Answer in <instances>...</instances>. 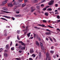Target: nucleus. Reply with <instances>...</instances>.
Wrapping results in <instances>:
<instances>
[{
	"label": "nucleus",
	"instance_id": "bb28decb",
	"mask_svg": "<svg viewBox=\"0 0 60 60\" xmlns=\"http://www.w3.org/2000/svg\"><path fill=\"white\" fill-rule=\"evenodd\" d=\"M0 19H2L3 20H5L6 21H8L7 20H6V19H4V18H1Z\"/></svg>",
	"mask_w": 60,
	"mask_h": 60
},
{
	"label": "nucleus",
	"instance_id": "a18cd8bd",
	"mask_svg": "<svg viewBox=\"0 0 60 60\" xmlns=\"http://www.w3.org/2000/svg\"><path fill=\"white\" fill-rule=\"evenodd\" d=\"M43 21L44 23H45L46 22V20H43Z\"/></svg>",
	"mask_w": 60,
	"mask_h": 60
},
{
	"label": "nucleus",
	"instance_id": "72a5a7b5",
	"mask_svg": "<svg viewBox=\"0 0 60 60\" xmlns=\"http://www.w3.org/2000/svg\"><path fill=\"white\" fill-rule=\"evenodd\" d=\"M38 2L37 1V0H35L34 1V3H37Z\"/></svg>",
	"mask_w": 60,
	"mask_h": 60
},
{
	"label": "nucleus",
	"instance_id": "8fccbe9b",
	"mask_svg": "<svg viewBox=\"0 0 60 60\" xmlns=\"http://www.w3.org/2000/svg\"><path fill=\"white\" fill-rule=\"evenodd\" d=\"M22 0H19V2H22Z\"/></svg>",
	"mask_w": 60,
	"mask_h": 60
},
{
	"label": "nucleus",
	"instance_id": "6e6552de",
	"mask_svg": "<svg viewBox=\"0 0 60 60\" xmlns=\"http://www.w3.org/2000/svg\"><path fill=\"white\" fill-rule=\"evenodd\" d=\"M28 26H27L26 27V28L25 30H26V32H24L25 34H26L27 32V30L28 29Z\"/></svg>",
	"mask_w": 60,
	"mask_h": 60
},
{
	"label": "nucleus",
	"instance_id": "7ed1b4c3",
	"mask_svg": "<svg viewBox=\"0 0 60 60\" xmlns=\"http://www.w3.org/2000/svg\"><path fill=\"white\" fill-rule=\"evenodd\" d=\"M34 52V51L33 49H30V53L31 54H33Z\"/></svg>",
	"mask_w": 60,
	"mask_h": 60
},
{
	"label": "nucleus",
	"instance_id": "4d7b16f0",
	"mask_svg": "<svg viewBox=\"0 0 60 60\" xmlns=\"http://www.w3.org/2000/svg\"><path fill=\"white\" fill-rule=\"evenodd\" d=\"M50 39L51 41L52 42L53 41H52V39L51 38H50Z\"/></svg>",
	"mask_w": 60,
	"mask_h": 60
},
{
	"label": "nucleus",
	"instance_id": "b1692460",
	"mask_svg": "<svg viewBox=\"0 0 60 60\" xmlns=\"http://www.w3.org/2000/svg\"><path fill=\"white\" fill-rule=\"evenodd\" d=\"M48 13L47 12H45V15L46 16H48L49 14L48 13Z\"/></svg>",
	"mask_w": 60,
	"mask_h": 60
},
{
	"label": "nucleus",
	"instance_id": "f257e3e1",
	"mask_svg": "<svg viewBox=\"0 0 60 60\" xmlns=\"http://www.w3.org/2000/svg\"><path fill=\"white\" fill-rule=\"evenodd\" d=\"M46 55L47 57L46 60H51V57H49V54L48 52H47L46 53Z\"/></svg>",
	"mask_w": 60,
	"mask_h": 60
},
{
	"label": "nucleus",
	"instance_id": "603ef678",
	"mask_svg": "<svg viewBox=\"0 0 60 60\" xmlns=\"http://www.w3.org/2000/svg\"><path fill=\"white\" fill-rule=\"evenodd\" d=\"M29 60H33V59L31 58H29Z\"/></svg>",
	"mask_w": 60,
	"mask_h": 60
},
{
	"label": "nucleus",
	"instance_id": "58836bf2",
	"mask_svg": "<svg viewBox=\"0 0 60 60\" xmlns=\"http://www.w3.org/2000/svg\"><path fill=\"white\" fill-rule=\"evenodd\" d=\"M45 1H46L45 0H43L41 2V3H44V2Z\"/></svg>",
	"mask_w": 60,
	"mask_h": 60
},
{
	"label": "nucleus",
	"instance_id": "de8ad7c7",
	"mask_svg": "<svg viewBox=\"0 0 60 60\" xmlns=\"http://www.w3.org/2000/svg\"><path fill=\"white\" fill-rule=\"evenodd\" d=\"M5 34H4V36H6L7 35V34L6 33H5Z\"/></svg>",
	"mask_w": 60,
	"mask_h": 60
},
{
	"label": "nucleus",
	"instance_id": "052dcab7",
	"mask_svg": "<svg viewBox=\"0 0 60 60\" xmlns=\"http://www.w3.org/2000/svg\"><path fill=\"white\" fill-rule=\"evenodd\" d=\"M15 17H18V15H15Z\"/></svg>",
	"mask_w": 60,
	"mask_h": 60
},
{
	"label": "nucleus",
	"instance_id": "20e7f679",
	"mask_svg": "<svg viewBox=\"0 0 60 60\" xmlns=\"http://www.w3.org/2000/svg\"><path fill=\"white\" fill-rule=\"evenodd\" d=\"M33 34L34 35V38H36V37L37 38L38 37V35L37 34H36L35 33H33Z\"/></svg>",
	"mask_w": 60,
	"mask_h": 60
},
{
	"label": "nucleus",
	"instance_id": "0e129e2a",
	"mask_svg": "<svg viewBox=\"0 0 60 60\" xmlns=\"http://www.w3.org/2000/svg\"><path fill=\"white\" fill-rule=\"evenodd\" d=\"M21 16V15H18V17H20Z\"/></svg>",
	"mask_w": 60,
	"mask_h": 60
},
{
	"label": "nucleus",
	"instance_id": "aec40b11",
	"mask_svg": "<svg viewBox=\"0 0 60 60\" xmlns=\"http://www.w3.org/2000/svg\"><path fill=\"white\" fill-rule=\"evenodd\" d=\"M13 4L15 6H16L17 5V4L16 2H15V1L13 3Z\"/></svg>",
	"mask_w": 60,
	"mask_h": 60
},
{
	"label": "nucleus",
	"instance_id": "864d4df0",
	"mask_svg": "<svg viewBox=\"0 0 60 60\" xmlns=\"http://www.w3.org/2000/svg\"><path fill=\"white\" fill-rule=\"evenodd\" d=\"M6 30H5L4 31V33H6Z\"/></svg>",
	"mask_w": 60,
	"mask_h": 60
},
{
	"label": "nucleus",
	"instance_id": "5fc2aeb1",
	"mask_svg": "<svg viewBox=\"0 0 60 60\" xmlns=\"http://www.w3.org/2000/svg\"><path fill=\"white\" fill-rule=\"evenodd\" d=\"M19 52L21 53L22 52V51L20 50H19Z\"/></svg>",
	"mask_w": 60,
	"mask_h": 60
},
{
	"label": "nucleus",
	"instance_id": "13d9d810",
	"mask_svg": "<svg viewBox=\"0 0 60 60\" xmlns=\"http://www.w3.org/2000/svg\"><path fill=\"white\" fill-rule=\"evenodd\" d=\"M12 42L11 41V44H10V46H11L12 45Z\"/></svg>",
	"mask_w": 60,
	"mask_h": 60
},
{
	"label": "nucleus",
	"instance_id": "79ce46f5",
	"mask_svg": "<svg viewBox=\"0 0 60 60\" xmlns=\"http://www.w3.org/2000/svg\"><path fill=\"white\" fill-rule=\"evenodd\" d=\"M57 18L58 19H60V16L59 15H58L57 16Z\"/></svg>",
	"mask_w": 60,
	"mask_h": 60
},
{
	"label": "nucleus",
	"instance_id": "2f4dec72",
	"mask_svg": "<svg viewBox=\"0 0 60 60\" xmlns=\"http://www.w3.org/2000/svg\"><path fill=\"white\" fill-rule=\"evenodd\" d=\"M54 52V51H50V53L52 54H53Z\"/></svg>",
	"mask_w": 60,
	"mask_h": 60
},
{
	"label": "nucleus",
	"instance_id": "49530a36",
	"mask_svg": "<svg viewBox=\"0 0 60 60\" xmlns=\"http://www.w3.org/2000/svg\"><path fill=\"white\" fill-rule=\"evenodd\" d=\"M43 52H44V53H46L45 50V49H44V50Z\"/></svg>",
	"mask_w": 60,
	"mask_h": 60
},
{
	"label": "nucleus",
	"instance_id": "c03bdc74",
	"mask_svg": "<svg viewBox=\"0 0 60 60\" xmlns=\"http://www.w3.org/2000/svg\"><path fill=\"white\" fill-rule=\"evenodd\" d=\"M46 8H49V6H46L45 7Z\"/></svg>",
	"mask_w": 60,
	"mask_h": 60
},
{
	"label": "nucleus",
	"instance_id": "4468645a",
	"mask_svg": "<svg viewBox=\"0 0 60 60\" xmlns=\"http://www.w3.org/2000/svg\"><path fill=\"white\" fill-rule=\"evenodd\" d=\"M8 0H6L5 1L3 2V4H6Z\"/></svg>",
	"mask_w": 60,
	"mask_h": 60
},
{
	"label": "nucleus",
	"instance_id": "1a4fd4ad",
	"mask_svg": "<svg viewBox=\"0 0 60 60\" xmlns=\"http://www.w3.org/2000/svg\"><path fill=\"white\" fill-rule=\"evenodd\" d=\"M3 10L4 11H7L8 10L7 8L5 7H3L2 8Z\"/></svg>",
	"mask_w": 60,
	"mask_h": 60
},
{
	"label": "nucleus",
	"instance_id": "c9c22d12",
	"mask_svg": "<svg viewBox=\"0 0 60 60\" xmlns=\"http://www.w3.org/2000/svg\"><path fill=\"white\" fill-rule=\"evenodd\" d=\"M35 9H36L35 8L33 9H32L31 11V12H33Z\"/></svg>",
	"mask_w": 60,
	"mask_h": 60
},
{
	"label": "nucleus",
	"instance_id": "774afa93",
	"mask_svg": "<svg viewBox=\"0 0 60 60\" xmlns=\"http://www.w3.org/2000/svg\"><path fill=\"white\" fill-rule=\"evenodd\" d=\"M37 29L38 30H40L41 29L40 28L38 27H37Z\"/></svg>",
	"mask_w": 60,
	"mask_h": 60
},
{
	"label": "nucleus",
	"instance_id": "9b49d317",
	"mask_svg": "<svg viewBox=\"0 0 60 60\" xmlns=\"http://www.w3.org/2000/svg\"><path fill=\"white\" fill-rule=\"evenodd\" d=\"M36 44L38 47H39V46H40V45H39V43L37 41H36Z\"/></svg>",
	"mask_w": 60,
	"mask_h": 60
},
{
	"label": "nucleus",
	"instance_id": "ddd939ff",
	"mask_svg": "<svg viewBox=\"0 0 60 60\" xmlns=\"http://www.w3.org/2000/svg\"><path fill=\"white\" fill-rule=\"evenodd\" d=\"M52 10V9L51 8H48L47 10V11H51Z\"/></svg>",
	"mask_w": 60,
	"mask_h": 60
},
{
	"label": "nucleus",
	"instance_id": "c756f323",
	"mask_svg": "<svg viewBox=\"0 0 60 60\" xmlns=\"http://www.w3.org/2000/svg\"><path fill=\"white\" fill-rule=\"evenodd\" d=\"M8 5L10 7H12L13 6V5L11 4H9Z\"/></svg>",
	"mask_w": 60,
	"mask_h": 60
},
{
	"label": "nucleus",
	"instance_id": "a211bd4d",
	"mask_svg": "<svg viewBox=\"0 0 60 60\" xmlns=\"http://www.w3.org/2000/svg\"><path fill=\"white\" fill-rule=\"evenodd\" d=\"M26 5V4L25 3H24L22 4V7H23Z\"/></svg>",
	"mask_w": 60,
	"mask_h": 60
},
{
	"label": "nucleus",
	"instance_id": "473e14b6",
	"mask_svg": "<svg viewBox=\"0 0 60 60\" xmlns=\"http://www.w3.org/2000/svg\"><path fill=\"white\" fill-rule=\"evenodd\" d=\"M25 49V48L24 47H22V48H21V49L22 50H24Z\"/></svg>",
	"mask_w": 60,
	"mask_h": 60
},
{
	"label": "nucleus",
	"instance_id": "393cba45",
	"mask_svg": "<svg viewBox=\"0 0 60 60\" xmlns=\"http://www.w3.org/2000/svg\"><path fill=\"white\" fill-rule=\"evenodd\" d=\"M47 26L48 27H49V28H53V27H52L51 26L49 25H48V26Z\"/></svg>",
	"mask_w": 60,
	"mask_h": 60
},
{
	"label": "nucleus",
	"instance_id": "6e6d98bb",
	"mask_svg": "<svg viewBox=\"0 0 60 60\" xmlns=\"http://www.w3.org/2000/svg\"><path fill=\"white\" fill-rule=\"evenodd\" d=\"M57 22H60V20H57Z\"/></svg>",
	"mask_w": 60,
	"mask_h": 60
},
{
	"label": "nucleus",
	"instance_id": "f3484780",
	"mask_svg": "<svg viewBox=\"0 0 60 60\" xmlns=\"http://www.w3.org/2000/svg\"><path fill=\"white\" fill-rule=\"evenodd\" d=\"M4 55L5 57H7V54L6 53H4Z\"/></svg>",
	"mask_w": 60,
	"mask_h": 60
},
{
	"label": "nucleus",
	"instance_id": "f03ea898",
	"mask_svg": "<svg viewBox=\"0 0 60 60\" xmlns=\"http://www.w3.org/2000/svg\"><path fill=\"white\" fill-rule=\"evenodd\" d=\"M54 3V1L53 0H51L48 4V5L49 6H51Z\"/></svg>",
	"mask_w": 60,
	"mask_h": 60
},
{
	"label": "nucleus",
	"instance_id": "a878e982",
	"mask_svg": "<svg viewBox=\"0 0 60 60\" xmlns=\"http://www.w3.org/2000/svg\"><path fill=\"white\" fill-rule=\"evenodd\" d=\"M36 8L38 9H40V6H37Z\"/></svg>",
	"mask_w": 60,
	"mask_h": 60
},
{
	"label": "nucleus",
	"instance_id": "dca6fc26",
	"mask_svg": "<svg viewBox=\"0 0 60 60\" xmlns=\"http://www.w3.org/2000/svg\"><path fill=\"white\" fill-rule=\"evenodd\" d=\"M6 48L7 49H9V46L8 45H7L6 46Z\"/></svg>",
	"mask_w": 60,
	"mask_h": 60
},
{
	"label": "nucleus",
	"instance_id": "4be33fe9",
	"mask_svg": "<svg viewBox=\"0 0 60 60\" xmlns=\"http://www.w3.org/2000/svg\"><path fill=\"white\" fill-rule=\"evenodd\" d=\"M31 33H29L28 34H27V36L28 37H30V34Z\"/></svg>",
	"mask_w": 60,
	"mask_h": 60
},
{
	"label": "nucleus",
	"instance_id": "bf43d9fd",
	"mask_svg": "<svg viewBox=\"0 0 60 60\" xmlns=\"http://www.w3.org/2000/svg\"><path fill=\"white\" fill-rule=\"evenodd\" d=\"M53 46H52L51 47V49H53Z\"/></svg>",
	"mask_w": 60,
	"mask_h": 60
},
{
	"label": "nucleus",
	"instance_id": "e2e57ef3",
	"mask_svg": "<svg viewBox=\"0 0 60 60\" xmlns=\"http://www.w3.org/2000/svg\"><path fill=\"white\" fill-rule=\"evenodd\" d=\"M41 7H43L44 6V5L43 4H42L41 5Z\"/></svg>",
	"mask_w": 60,
	"mask_h": 60
},
{
	"label": "nucleus",
	"instance_id": "69168bd1",
	"mask_svg": "<svg viewBox=\"0 0 60 60\" xmlns=\"http://www.w3.org/2000/svg\"><path fill=\"white\" fill-rule=\"evenodd\" d=\"M58 11H60V8H59L58 9Z\"/></svg>",
	"mask_w": 60,
	"mask_h": 60
},
{
	"label": "nucleus",
	"instance_id": "f8f14e48",
	"mask_svg": "<svg viewBox=\"0 0 60 60\" xmlns=\"http://www.w3.org/2000/svg\"><path fill=\"white\" fill-rule=\"evenodd\" d=\"M3 16L4 17H5L7 19H10V17L9 16H6L3 15Z\"/></svg>",
	"mask_w": 60,
	"mask_h": 60
},
{
	"label": "nucleus",
	"instance_id": "e433bc0d",
	"mask_svg": "<svg viewBox=\"0 0 60 60\" xmlns=\"http://www.w3.org/2000/svg\"><path fill=\"white\" fill-rule=\"evenodd\" d=\"M21 58L22 59V60H24L25 59L24 57L23 56H22V58Z\"/></svg>",
	"mask_w": 60,
	"mask_h": 60
},
{
	"label": "nucleus",
	"instance_id": "39448f33",
	"mask_svg": "<svg viewBox=\"0 0 60 60\" xmlns=\"http://www.w3.org/2000/svg\"><path fill=\"white\" fill-rule=\"evenodd\" d=\"M45 34L46 35H50L51 33L50 32H45Z\"/></svg>",
	"mask_w": 60,
	"mask_h": 60
},
{
	"label": "nucleus",
	"instance_id": "680f3d73",
	"mask_svg": "<svg viewBox=\"0 0 60 60\" xmlns=\"http://www.w3.org/2000/svg\"><path fill=\"white\" fill-rule=\"evenodd\" d=\"M32 34H31V37H30V38H34V37H32Z\"/></svg>",
	"mask_w": 60,
	"mask_h": 60
},
{
	"label": "nucleus",
	"instance_id": "9d476101",
	"mask_svg": "<svg viewBox=\"0 0 60 60\" xmlns=\"http://www.w3.org/2000/svg\"><path fill=\"white\" fill-rule=\"evenodd\" d=\"M17 7L16 6H15V7L14 9V10L15 11H18V10H17Z\"/></svg>",
	"mask_w": 60,
	"mask_h": 60
},
{
	"label": "nucleus",
	"instance_id": "37998d69",
	"mask_svg": "<svg viewBox=\"0 0 60 60\" xmlns=\"http://www.w3.org/2000/svg\"><path fill=\"white\" fill-rule=\"evenodd\" d=\"M11 19L13 20H14L15 19V18H14L13 17H12Z\"/></svg>",
	"mask_w": 60,
	"mask_h": 60
},
{
	"label": "nucleus",
	"instance_id": "6ab92c4d",
	"mask_svg": "<svg viewBox=\"0 0 60 60\" xmlns=\"http://www.w3.org/2000/svg\"><path fill=\"white\" fill-rule=\"evenodd\" d=\"M15 59L17 60H21V59L20 58V57H19V58H16Z\"/></svg>",
	"mask_w": 60,
	"mask_h": 60
},
{
	"label": "nucleus",
	"instance_id": "338daca9",
	"mask_svg": "<svg viewBox=\"0 0 60 60\" xmlns=\"http://www.w3.org/2000/svg\"><path fill=\"white\" fill-rule=\"evenodd\" d=\"M11 35L10 36H8V38H11Z\"/></svg>",
	"mask_w": 60,
	"mask_h": 60
},
{
	"label": "nucleus",
	"instance_id": "412c9836",
	"mask_svg": "<svg viewBox=\"0 0 60 60\" xmlns=\"http://www.w3.org/2000/svg\"><path fill=\"white\" fill-rule=\"evenodd\" d=\"M4 49L2 48H1L0 49V52H2V51Z\"/></svg>",
	"mask_w": 60,
	"mask_h": 60
},
{
	"label": "nucleus",
	"instance_id": "c85d7f7f",
	"mask_svg": "<svg viewBox=\"0 0 60 60\" xmlns=\"http://www.w3.org/2000/svg\"><path fill=\"white\" fill-rule=\"evenodd\" d=\"M14 47H11V50L13 51L14 50Z\"/></svg>",
	"mask_w": 60,
	"mask_h": 60
},
{
	"label": "nucleus",
	"instance_id": "f704fd0d",
	"mask_svg": "<svg viewBox=\"0 0 60 60\" xmlns=\"http://www.w3.org/2000/svg\"><path fill=\"white\" fill-rule=\"evenodd\" d=\"M47 8L45 7V8H43V10L44 11H46V10Z\"/></svg>",
	"mask_w": 60,
	"mask_h": 60
},
{
	"label": "nucleus",
	"instance_id": "4c0bfd02",
	"mask_svg": "<svg viewBox=\"0 0 60 60\" xmlns=\"http://www.w3.org/2000/svg\"><path fill=\"white\" fill-rule=\"evenodd\" d=\"M20 30H18L17 31V32L18 33V34H20Z\"/></svg>",
	"mask_w": 60,
	"mask_h": 60
},
{
	"label": "nucleus",
	"instance_id": "2eb2a0df",
	"mask_svg": "<svg viewBox=\"0 0 60 60\" xmlns=\"http://www.w3.org/2000/svg\"><path fill=\"white\" fill-rule=\"evenodd\" d=\"M40 45L42 49V50H43V45L42 43L41 42L40 43Z\"/></svg>",
	"mask_w": 60,
	"mask_h": 60
},
{
	"label": "nucleus",
	"instance_id": "423d86ee",
	"mask_svg": "<svg viewBox=\"0 0 60 60\" xmlns=\"http://www.w3.org/2000/svg\"><path fill=\"white\" fill-rule=\"evenodd\" d=\"M39 26H42L43 27H46L47 26H45L44 25H41V24H38V25Z\"/></svg>",
	"mask_w": 60,
	"mask_h": 60
},
{
	"label": "nucleus",
	"instance_id": "ea45409f",
	"mask_svg": "<svg viewBox=\"0 0 60 60\" xmlns=\"http://www.w3.org/2000/svg\"><path fill=\"white\" fill-rule=\"evenodd\" d=\"M46 31H48L50 32L51 31V30H49L48 29H46Z\"/></svg>",
	"mask_w": 60,
	"mask_h": 60
},
{
	"label": "nucleus",
	"instance_id": "a19ab883",
	"mask_svg": "<svg viewBox=\"0 0 60 60\" xmlns=\"http://www.w3.org/2000/svg\"><path fill=\"white\" fill-rule=\"evenodd\" d=\"M58 6V4H55V7H57Z\"/></svg>",
	"mask_w": 60,
	"mask_h": 60
},
{
	"label": "nucleus",
	"instance_id": "cd10ccee",
	"mask_svg": "<svg viewBox=\"0 0 60 60\" xmlns=\"http://www.w3.org/2000/svg\"><path fill=\"white\" fill-rule=\"evenodd\" d=\"M32 56H33V57H35L36 55H35L34 54H32Z\"/></svg>",
	"mask_w": 60,
	"mask_h": 60
},
{
	"label": "nucleus",
	"instance_id": "3c124183",
	"mask_svg": "<svg viewBox=\"0 0 60 60\" xmlns=\"http://www.w3.org/2000/svg\"><path fill=\"white\" fill-rule=\"evenodd\" d=\"M24 1L25 3H26V2H27V0H24Z\"/></svg>",
	"mask_w": 60,
	"mask_h": 60
},
{
	"label": "nucleus",
	"instance_id": "09e8293b",
	"mask_svg": "<svg viewBox=\"0 0 60 60\" xmlns=\"http://www.w3.org/2000/svg\"><path fill=\"white\" fill-rule=\"evenodd\" d=\"M53 39L54 40V41L55 42H56V40L54 38H53Z\"/></svg>",
	"mask_w": 60,
	"mask_h": 60
},
{
	"label": "nucleus",
	"instance_id": "7c9ffc66",
	"mask_svg": "<svg viewBox=\"0 0 60 60\" xmlns=\"http://www.w3.org/2000/svg\"><path fill=\"white\" fill-rule=\"evenodd\" d=\"M38 55L39 56H41V52H39Z\"/></svg>",
	"mask_w": 60,
	"mask_h": 60
},
{
	"label": "nucleus",
	"instance_id": "0eeeda50",
	"mask_svg": "<svg viewBox=\"0 0 60 60\" xmlns=\"http://www.w3.org/2000/svg\"><path fill=\"white\" fill-rule=\"evenodd\" d=\"M19 43H21V44L23 46H25V44L24 43H23V42H22V41H19Z\"/></svg>",
	"mask_w": 60,
	"mask_h": 60
},
{
	"label": "nucleus",
	"instance_id": "5701e85b",
	"mask_svg": "<svg viewBox=\"0 0 60 60\" xmlns=\"http://www.w3.org/2000/svg\"><path fill=\"white\" fill-rule=\"evenodd\" d=\"M3 12H4V13H9V12H8V11H3Z\"/></svg>",
	"mask_w": 60,
	"mask_h": 60
}]
</instances>
